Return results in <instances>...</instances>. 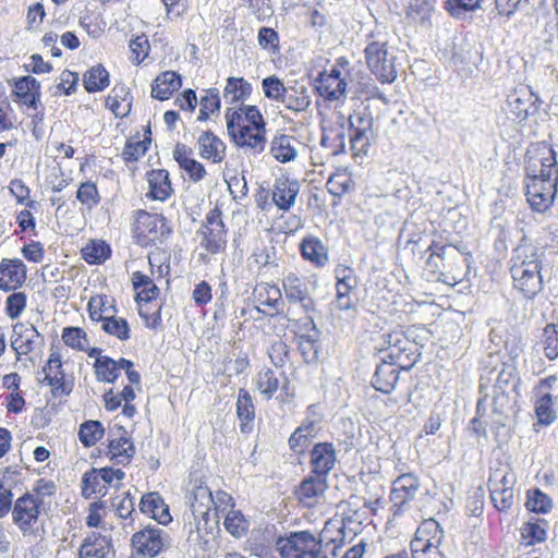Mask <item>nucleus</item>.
Masks as SVG:
<instances>
[{
  "label": "nucleus",
  "instance_id": "1",
  "mask_svg": "<svg viewBox=\"0 0 558 558\" xmlns=\"http://www.w3.org/2000/svg\"><path fill=\"white\" fill-rule=\"evenodd\" d=\"M525 197L536 213L549 210L558 191L557 153L545 141L537 142L525 154Z\"/></svg>",
  "mask_w": 558,
  "mask_h": 558
},
{
  "label": "nucleus",
  "instance_id": "48",
  "mask_svg": "<svg viewBox=\"0 0 558 558\" xmlns=\"http://www.w3.org/2000/svg\"><path fill=\"white\" fill-rule=\"evenodd\" d=\"M41 342V337L33 326L17 324L13 327L11 349H35Z\"/></svg>",
  "mask_w": 558,
  "mask_h": 558
},
{
  "label": "nucleus",
  "instance_id": "29",
  "mask_svg": "<svg viewBox=\"0 0 558 558\" xmlns=\"http://www.w3.org/2000/svg\"><path fill=\"white\" fill-rule=\"evenodd\" d=\"M298 140L295 136L278 132L270 142V155L279 162L293 161L298 156Z\"/></svg>",
  "mask_w": 558,
  "mask_h": 558
},
{
  "label": "nucleus",
  "instance_id": "6",
  "mask_svg": "<svg viewBox=\"0 0 558 558\" xmlns=\"http://www.w3.org/2000/svg\"><path fill=\"white\" fill-rule=\"evenodd\" d=\"M45 506L46 501L38 500L31 493L23 494L14 501L11 511L12 522L24 537L43 538L45 530L40 515L45 511Z\"/></svg>",
  "mask_w": 558,
  "mask_h": 558
},
{
  "label": "nucleus",
  "instance_id": "32",
  "mask_svg": "<svg viewBox=\"0 0 558 558\" xmlns=\"http://www.w3.org/2000/svg\"><path fill=\"white\" fill-rule=\"evenodd\" d=\"M253 93L252 84L244 77L230 76L226 81L223 98L233 106L244 105Z\"/></svg>",
  "mask_w": 558,
  "mask_h": 558
},
{
  "label": "nucleus",
  "instance_id": "21",
  "mask_svg": "<svg viewBox=\"0 0 558 558\" xmlns=\"http://www.w3.org/2000/svg\"><path fill=\"white\" fill-rule=\"evenodd\" d=\"M41 373L44 374V378H39V381L50 386L54 397L69 395L71 392V388H69L64 381L62 361L58 351L50 354Z\"/></svg>",
  "mask_w": 558,
  "mask_h": 558
},
{
  "label": "nucleus",
  "instance_id": "47",
  "mask_svg": "<svg viewBox=\"0 0 558 558\" xmlns=\"http://www.w3.org/2000/svg\"><path fill=\"white\" fill-rule=\"evenodd\" d=\"M107 454L117 464H128L135 454V447L128 437L111 438L109 439Z\"/></svg>",
  "mask_w": 558,
  "mask_h": 558
},
{
  "label": "nucleus",
  "instance_id": "33",
  "mask_svg": "<svg viewBox=\"0 0 558 558\" xmlns=\"http://www.w3.org/2000/svg\"><path fill=\"white\" fill-rule=\"evenodd\" d=\"M110 539L99 533L86 536L78 549L77 558H108Z\"/></svg>",
  "mask_w": 558,
  "mask_h": 558
},
{
  "label": "nucleus",
  "instance_id": "52",
  "mask_svg": "<svg viewBox=\"0 0 558 558\" xmlns=\"http://www.w3.org/2000/svg\"><path fill=\"white\" fill-rule=\"evenodd\" d=\"M225 529L235 538L246 535L250 522L240 510L229 509L225 515Z\"/></svg>",
  "mask_w": 558,
  "mask_h": 558
},
{
  "label": "nucleus",
  "instance_id": "3",
  "mask_svg": "<svg viewBox=\"0 0 558 558\" xmlns=\"http://www.w3.org/2000/svg\"><path fill=\"white\" fill-rule=\"evenodd\" d=\"M542 257L535 245H521L512 257L510 274L513 289L527 300H533L544 289Z\"/></svg>",
  "mask_w": 558,
  "mask_h": 558
},
{
  "label": "nucleus",
  "instance_id": "43",
  "mask_svg": "<svg viewBox=\"0 0 558 558\" xmlns=\"http://www.w3.org/2000/svg\"><path fill=\"white\" fill-rule=\"evenodd\" d=\"M110 85V74L101 64H95L83 74V86L87 93H99Z\"/></svg>",
  "mask_w": 558,
  "mask_h": 558
},
{
  "label": "nucleus",
  "instance_id": "24",
  "mask_svg": "<svg viewBox=\"0 0 558 558\" xmlns=\"http://www.w3.org/2000/svg\"><path fill=\"white\" fill-rule=\"evenodd\" d=\"M519 379L515 377L511 368L504 365L499 371L496 383L493 388V405L495 411H502L509 403V392L517 391Z\"/></svg>",
  "mask_w": 558,
  "mask_h": 558
},
{
  "label": "nucleus",
  "instance_id": "50",
  "mask_svg": "<svg viewBox=\"0 0 558 558\" xmlns=\"http://www.w3.org/2000/svg\"><path fill=\"white\" fill-rule=\"evenodd\" d=\"M76 199L87 210H93L101 203V194L97 183L86 180L80 183L76 190Z\"/></svg>",
  "mask_w": 558,
  "mask_h": 558
},
{
  "label": "nucleus",
  "instance_id": "2",
  "mask_svg": "<svg viewBox=\"0 0 558 558\" xmlns=\"http://www.w3.org/2000/svg\"><path fill=\"white\" fill-rule=\"evenodd\" d=\"M227 132L233 144L240 148L260 154L266 140V120L255 105H238L225 111Z\"/></svg>",
  "mask_w": 558,
  "mask_h": 558
},
{
  "label": "nucleus",
  "instance_id": "49",
  "mask_svg": "<svg viewBox=\"0 0 558 558\" xmlns=\"http://www.w3.org/2000/svg\"><path fill=\"white\" fill-rule=\"evenodd\" d=\"M320 331L317 329L312 315H305V320L295 322V338L299 348L315 347L319 341Z\"/></svg>",
  "mask_w": 558,
  "mask_h": 558
},
{
  "label": "nucleus",
  "instance_id": "15",
  "mask_svg": "<svg viewBox=\"0 0 558 558\" xmlns=\"http://www.w3.org/2000/svg\"><path fill=\"white\" fill-rule=\"evenodd\" d=\"M336 275V299L335 306L340 311H347L354 307L351 298L352 291L356 288L359 279L352 267L338 265L335 268Z\"/></svg>",
  "mask_w": 558,
  "mask_h": 558
},
{
  "label": "nucleus",
  "instance_id": "58",
  "mask_svg": "<svg viewBox=\"0 0 558 558\" xmlns=\"http://www.w3.org/2000/svg\"><path fill=\"white\" fill-rule=\"evenodd\" d=\"M105 428L99 421H86L80 427L78 437L85 447L94 446L104 437Z\"/></svg>",
  "mask_w": 558,
  "mask_h": 558
},
{
  "label": "nucleus",
  "instance_id": "57",
  "mask_svg": "<svg viewBox=\"0 0 558 558\" xmlns=\"http://www.w3.org/2000/svg\"><path fill=\"white\" fill-rule=\"evenodd\" d=\"M4 302L5 315L14 320L21 317L27 306V294L23 291H11Z\"/></svg>",
  "mask_w": 558,
  "mask_h": 558
},
{
  "label": "nucleus",
  "instance_id": "16",
  "mask_svg": "<svg viewBox=\"0 0 558 558\" xmlns=\"http://www.w3.org/2000/svg\"><path fill=\"white\" fill-rule=\"evenodd\" d=\"M316 546L317 539L308 531L292 533L277 542V548L283 558H305L304 556H310Z\"/></svg>",
  "mask_w": 558,
  "mask_h": 558
},
{
  "label": "nucleus",
  "instance_id": "51",
  "mask_svg": "<svg viewBox=\"0 0 558 558\" xmlns=\"http://www.w3.org/2000/svg\"><path fill=\"white\" fill-rule=\"evenodd\" d=\"M535 396L537 397L535 401V414L538 423L545 426L550 425L557 418L553 396L549 392Z\"/></svg>",
  "mask_w": 558,
  "mask_h": 558
},
{
  "label": "nucleus",
  "instance_id": "59",
  "mask_svg": "<svg viewBox=\"0 0 558 558\" xmlns=\"http://www.w3.org/2000/svg\"><path fill=\"white\" fill-rule=\"evenodd\" d=\"M9 191L17 205H25L27 208L36 207V202L31 198V189L22 179H12L9 183Z\"/></svg>",
  "mask_w": 558,
  "mask_h": 558
},
{
  "label": "nucleus",
  "instance_id": "10",
  "mask_svg": "<svg viewBox=\"0 0 558 558\" xmlns=\"http://www.w3.org/2000/svg\"><path fill=\"white\" fill-rule=\"evenodd\" d=\"M281 284L290 304H299L304 315H313L316 312V302L310 294L304 277L290 271L282 278Z\"/></svg>",
  "mask_w": 558,
  "mask_h": 558
},
{
  "label": "nucleus",
  "instance_id": "23",
  "mask_svg": "<svg viewBox=\"0 0 558 558\" xmlns=\"http://www.w3.org/2000/svg\"><path fill=\"white\" fill-rule=\"evenodd\" d=\"M173 159L194 183L201 182L207 175L205 166L193 157L192 148L185 144L178 143L174 146Z\"/></svg>",
  "mask_w": 558,
  "mask_h": 558
},
{
  "label": "nucleus",
  "instance_id": "62",
  "mask_svg": "<svg viewBox=\"0 0 558 558\" xmlns=\"http://www.w3.org/2000/svg\"><path fill=\"white\" fill-rule=\"evenodd\" d=\"M101 323L102 329L106 333L117 337L120 340L129 339L130 327L124 318L116 317L112 315L111 317H106V319Z\"/></svg>",
  "mask_w": 558,
  "mask_h": 558
},
{
  "label": "nucleus",
  "instance_id": "9",
  "mask_svg": "<svg viewBox=\"0 0 558 558\" xmlns=\"http://www.w3.org/2000/svg\"><path fill=\"white\" fill-rule=\"evenodd\" d=\"M131 542L137 554L150 558L157 557L171 546L169 533L153 524H148L143 530L134 533Z\"/></svg>",
  "mask_w": 558,
  "mask_h": 558
},
{
  "label": "nucleus",
  "instance_id": "35",
  "mask_svg": "<svg viewBox=\"0 0 558 558\" xmlns=\"http://www.w3.org/2000/svg\"><path fill=\"white\" fill-rule=\"evenodd\" d=\"M311 102V95L307 87L298 83L287 86L281 101L284 108L292 112L306 111Z\"/></svg>",
  "mask_w": 558,
  "mask_h": 558
},
{
  "label": "nucleus",
  "instance_id": "31",
  "mask_svg": "<svg viewBox=\"0 0 558 558\" xmlns=\"http://www.w3.org/2000/svg\"><path fill=\"white\" fill-rule=\"evenodd\" d=\"M182 86V78L175 71H163L153 81L151 97L158 100L170 99Z\"/></svg>",
  "mask_w": 558,
  "mask_h": 558
},
{
  "label": "nucleus",
  "instance_id": "34",
  "mask_svg": "<svg viewBox=\"0 0 558 558\" xmlns=\"http://www.w3.org/2000/svg\"><path fill=\"white\" fill-rule=\"evenodd\" d=\"M151 144L150 128L147 126L143 138L138 134L126 140L121 157L125 163L138 161L149 149Z\"/></svg>",
  "mask_w": 558,
  "mask_h": 558
},
{
  "label": "nucleus",
  "instance_id": "38",
  "mask_svg": "<svg viewBox=\"0 0 558 558\" xmlns=\"http://www.w3.org/2000/svg\"><path fill=\"white\" fill-rule=\"evenodd\" d=\"M327 488L328 478L311 472V474L301 482L298 488V496L302 502L312 505Z\"/></svg>",
  "mask_w": 558,
  "mask_h": 558
},
{
  "label": "nucleus",
  "instance_id": "13",
  "mask_svg": "<svg viewBox=\"0 0 558 558\" xmlns=\"http://www.w3.org/2000/svg\"><path fill=\"white\" fill-rule=\"evenodd\" d=\"M539 98L526 85L517 86L508 97L509 113L521 123L538 111Z\"/></svg>",
  "mask_w": 558,
  "mask_h": 558
},
{
  "label": "nucleus",
  "instance_id": "28",
  "mask_svg": "<svg viewBox=\"0 0 558 558\" xmlns=\"http://www.w3.org/2000/svg\"><path fill=\"white\" fill-rule=\"evenodd\" d=\"M133 96L124 83H117L105 99L108 108L116 118H125L132 110Z\"/></svg>",
  "mask_w": 558,
  "mask_h": 558
},
{
  "label": "nucleus",
  "instance_id": "7",
  "mask_svg": "<svg viewBox=\"0 0 558 558\" xmlns=\"http://www.w3.org/2000/svg\"><path fill=\"white\" fill-rule=\"evenodd\" d=\"M350 62L345 57H339L329 70L320 72L315 81V89L325 100H340L347 90L343 76L349 71Z\"/></svg>",
  "mask_w": 558,
  "mask_h": 558
},
{
  "label": "nucleus",
  "instance_id": "25",
  "mask_svg": "<svg viewBox=\"0 0 558 558\" xmlns=\"http://www.w3.org/2000/svg\"><path fill=\"white\" fill-rule=\"evenodd\" d=\"M337 461L335 446L331 442H318L311 450V472L327 477Z\"/></svg>",
  "mask_w": 558,
  "mask_h": 558
},
{
  "label": "nucleus",
  "instance_id": "61",
  "mask_svg": "<svg viewBox=\"0 0 558 558\" xmlns=\"http://www.w3.org/2000/svg\"><path fill=\"white\" fill-rule=\"evenodd\" d=\"M262 88L267 99L281 104L287 86L279 77L271 75L263 78Z\"/></svg>",
  "mask_w": 558,
  "mask_h": 558
},
{
  "label": "nucleus",
  "instance_id": "36",
  "mask_svg": "<svg viewBox=\"0 0 558 558\" xmlns=\"http://www.w3.org/2000/svg\"><path fill=\"white\" fill-rule=\"evenodd\" d=\"M87 312L92 322H104L116 314V300L105 293L95 294L88 300Z\"/></svg>",
  "mask_w": 558,
  "mask_h": 558
},
{
  "label": "nucleus",
  "instance_id": "37",
  "mask_svg": "<svg viewBox=\"0 0 558 558\" xmlns=\"http://www.w3.org/2000/svg\"><path fill=\"white\" fill-rule=\"evenodd\" d=\"M442 262L441 269H439V279L449 284L454 286L462 280L463 277V260L460 255L446 257V251L435 255Z\"/></svg>",
  "mask_w": 558,
  "mask_h": 558
},
{
  "label": "nucleus",
  "instance_id": "46",
  "mask_svg": "<svg viewBox=\"0 0 558 558\" xmlns=\"http://www.w3.org/2000/svg\"><path fill=\"white\" fill-rule=\"evenodd\" d=\"M399 379V371L392 363H383L377 366L372 379L373 387L383 392L390 393Z\"/></svg>",
  "mask_w": 558,
  "mask_h": 558
},
{
  "label": "nucleus",
  "instance_id": "39",
  "mask_svg": "<svg viewBox=\"0 0 558 558\" xmlns=\"http://www.w3.org/2000/svg\"><path fill=\"white\" fill-rule=\"evenodd\" d=\"M81 258L88 265H101L111 257V246L101 239H90L81 248Z\"/></svg>",
  "mask_w": 558,
  "mask_h": 558
},
{
  "label": "nucleus",
  "instance_id": "44",
  "mask_svg": "<svg viewBox=\"0 0 558 558\" xmlns=\"http://www.w3.org/2000/svg\"><path fill=\"white\" fill-rule=\"evenodd\" d=\"M320 144L332 156L342 154L345 148L344 125L342 123L338 125H324Z\"/></svg>",
  "mask_w": 558,
  "mask_h": 558
},
{
  "label": "nucleus",
  "instance_id": "8",
  "mask_svg": "<svg viewBox=\"0 0 558 558\" xmlns=\"http://www.w3.org/2000/svg\"><path fill=\"white\" fill-rule=\"evenodd\" d=\"M364 57L368 70L381 84H390L397 78L395 57L389 54L386 41L367 43Z\"/></svg>",
  "mask_w": 558,
  "mask_h": 558
},
{
  "label": "nucleus",
  "instance_id": "11",
  "mask_svg": "<svg viewBox=\"0 0 558 558\" xmlns=\"http://www.w3.org/2000/svg\"><path fill=\"white\" fill-rule=\"evenodd\" d=\"M420 488V480L413 473H404L392 482L390 492L391 512L393 515H401L409 504L415 498Z\"/></svg>",
  "mask_w": 558,
  "mask_h": 558
},
{
  "label": "nucleus",
  "instance_id": "56",
  "mask_svg": "<svg viewBox=\"0 0 558 558\" xmlns=\"http://www.w3.org/2000/svg\"><path fill=\"white\" fill-rule=\"evenodd\" d=\"M221 100L217 88H209L199 100V121H207L216 111L220 109Z\"/></svg>",
  "mask_w": 558,
  "mask_h": 558
},
{
  "label": "nucleus",
  "instance_id": "19",
  "mask_svg": "<svg viewBox=\"0 0 558 558\" xmlns=\"http://www.w3.org/2000/svg\"><path fill=\"white\" fill-rule=\"evenodd\" d=\"M145 180L148 199L165 203L174 195V186L167 169H151L145 173Z\"/></svg>",
  "mask_w": 558,
  "mask_h": 558
},
{
  "label": "nucleus",
  "instance_id": "12",
  "mask_svg": "<svg viewBox=\"0 0 558 558\" xmlns=\"http://www.w3.org/2000/svg\"><path fill=\"white\" fill-rule=\"evenodd\" d=\"M515 477L510 472L496 471L488 480L490 499L498 511H508L514 504Z\"/></svg>",
  "mask_w": 558,
  "mask_h": 558
},
{
  "label": "nucleus",
  "instance_id": "20",
  "mask_svg": "<svg viewBox=\"0 0 558 558\" xmlns=\"http://www.w3.org/2000/svg\"><path fill=\"white\" fill-rule=\"evenodd\" d=\"M444 531L434 519L424 521L416 530L414 538L410 543L411 557L415 558L424 553L433 544H441Z\"/></svg>",
  "mask_w": 558,
  "mask_h": 558
},
{
  "label": "nucleus",
  "instance_id": "45",
  "mask_svg": "<svg viewBox=\"0 0 558 558\" xmlns=\"http://www.w3.org/2000/svg\"><path fill=\"white\" fill-rule=\"evenodd\" d=\"M147 258L153 275L155 271L158 277H166L170 274L171 247L167 245V242L162 245H154L153 250L148 252Z\"/></svg>",
  "mask_w": 558,
  "mask_h": 558
},
{
  "label": "nucleus",
  "instance_id": "30",
  "mask_svg": "<svg viewBox=\"0 0 558 558\" xmlns=\"http://www.w3.org/2000/svg\"><path fill=\"white\" fill-rule=\"evenodd\" d=\"M300 253L304 260L316 268H323L329 260L328 248L319 238L314 235L303 238L300 243Z\"/></svg>",
  "mask_w": 558,
  "mask_h": 558
},
{
  "label": "nucleus",
  "instance_id": "64",
  "mask_svg": "<svg viewBox=\"0 0 558 558\" xmlns=\"http://www.w3.org/2000/svg\"><path fill=\"white\" fill-rule=\"evenodd\" d=\"M63 343L71 349H85L88 345L87 335L81 327H65L61 335Z\"/></svg>",
  "mask_w": 558,
  "mask_h": 558
},
{
  "label": "nucleus",
  "instance_id": "18",
  "mask_svg": "<svg viewBox=\"0 0 558 558\" xmlns=\"http://www.w3.org/2000/svg\"><path fill=\"white\" fill-rule=\"evenodd\" d=\"M27 279V267L20 258H2L0 262V291L19 290Z\"/></svg>",
  "mask_w": 558,
  "mask_h": 558
},
{
  "label": "nucleus",
  "instance_id": "63",
  "mask_svg": "<svg viewBox=\"0 0 558 558\" xmlns=\"http://www.w3.org/2000/svg\"><path fill=\"white\" fill-rule=\"evenodd\" d=\"M546 525L547 522L539 519L535 521L530 520L523 525L522 537L530 538L527 545H533L534 543L544 542L546 539Z\"/></svg>",
  "mask_w": 558,
  "mask_h": 558
},
{
  "label": "nucleus",
  "instance_id": "17",
  "mask_svg": "<svg viewBox=\"0 0 558 558\" xmlns=\"http://www.w3.org/2000/svg\"><path fill=\"white\" fill-rule=\"evenodd\" d=\"M11 87V95L16 104L37 109L41 96V86L37 78L32 75L21 76L13 80Z\"/></svg>",
  "mask_w": 558,
  "mask_h": 558
},
{
  "label": "nucleus",
  "instance_id": "22",
  "mask_svg": "<svg viewBox=\"0 0 558 558\" xmlns=\"http://www.w3.org/2000/svg\"><path fill=\"white\" fill-rule=\"evenodd\" d=\"M299 192L300 184L296 180L281 175L271 187L272 203L278 209L288 211L294 205Z\"/></svg>",
  "mask_w": 558,
  "mask_h": 558
},
{
  "label": "nucleus",
  "instance_id": "42",
  "mask_svg": "<svg viewBox=\"0 0 558 558\" xmlns=\"http://www.w3.org/2000/svg\"><path fill=\"white\" fill-rule=\"evenodd\" d=\"M131 282L135 291V301H157L159 288L146 274L136 270L132 272Z\"/></svg>",
  "mask_w": 558,
  "mask_h": 558
},
{
  "label": "nucleus",
  "instance_id": "53",
  "mask_svg": "<svg viewBox=\"0 0 558 558\" xmlns=\"http://www.w3.org/2000/svg\"><path fill=\"white\" fill-rule=\"evenodd\" d=\"M553 506V499L539 488L527 490L525 507L529 511L546 514Z\"/></svg>",
  "mask_w": 558,
  "mask_h": 558
},
{
  "label": "nucleus",
  "instance_id": "55",
  "mask_svg": "<svg viewBox=\"0 0 558 558\" xmlns=\"http://www.w3.org/2000/svg\"><path fill=\"white\" fill-rule=\"evenodd\" d=\"M140 316L144 319L147 327L156 329L161 325V305L158 301H138Z\"/></svg>",
  "mask_w": 558,
  "mask_h": 558
},
{
  "label": "nucleus",
  "instance_id": "5",
  "mask_svg": "<svg viewBox=\"0 0 558 558\" xmlns=\"http://www.w3.org/2000/svg\"><path fill=\"white\" fill-rule=\"evenodd\" d=\"M228 227L223 221L222 204L216 202L215 206L206 213L204 220L196 231L198 244L203 251L201 253L202 259L226 252L228 247Z\"/></svg>",
  "mask_w": 558,
  "mask_h": 558
},
{
  "label": "nucleus",
  "instance_id": "27",
  "mask_svg": "<svg viewBox=\"0 0 558 558\" xmlns=\"http://www.w3.org/2000/svg\"><path fill=\"white\" fill-rule=\"evenodd\" d=\"M326 189L333 197L332 205H338L344 195L351 193L355 189V182L351 171H349L347 167L336 168L327 179Z\"/></svg>",
  "mask_w": 558,
  "mask_h": 558
},
{
  "label": "nucleus",
  "instance_id": "60",
  "mask_svg": "<svg viewBox=\"0 0 558 558\" xmlns=\"http://www.w3.org/2000/svg\"><path fill=\"white\" fill-rule=\"evenodd\" d=\"M31 209L32 208L26 207L16 213L15 221L19 229L15 230V234H22L21 239H23L24 235H37L36 219Z\"/></svg>",
  "mask_w": 558,
  "mask_h": 558
},
{
  "label": "nucleus",
  "instance_id": "4",
  "mask_svg": "<svg viewBox=\"0 0 558 558\" xmlns=\"http://www.w3.org/2000/svg\"><path fill=\"white\" fill-rule=\"evenodd\" d=\"M173 235V228L168 219L158 213L136 209L131 219V236L142 248L162 245Z\"/></svg>",
  "mask_w": 558,
  "mask_h": 558
},
{
  "label": "nucleus",
  "instance_id": "26",
  "mask_svg": "<svg viewBox=\"0 0 558 558\" xmlns=\"http://www.w3.org/2000/svg\"><path fill=\"white\" fill-rule=\"evenodd\" d=\"M198 155L211 163H221L226 158L225 142L211 131L203 132L197 138Z\"/></svg>",
  "mask_w": 558,
  "mask_h": 558
},
{
  "label": "nucleus",
  "instance_id": "40",
  "mask_svg": "<svg viewBox=\"0 0 558 558\" xmlns=\"http://www.w3.org/2000/svg\"><path fill=\"white\" fill-rule=\"evenodd\" d=\"M236 415L240 420V430L243 434H248L253 430L255 409L250 392L241 388L236 401Z\"/></svg>",
  "mask_w": 558,
  "mask_h": 558
},
{
  "label": "nucleus",
  "instance_id": "14",
  "mask_svg": "<svg viewBox=\"0 0 558 558\" xmlns=\"http://www.w3.org/2000/svg\"><path fill=\"white\" fill-rule=\"evenodd\" d=\"M252 302L259 313L274 317L283 305L281 289L274 282H257L252 291Z\"/></svg>",
  "mask_w": 558,
  "mask_h": 558
},
{
  "label": "nucleus",
  "instance_id": "54",
  "mask_svg": "<svg viewBox=\"0 0 558 558\" xmlns=\"http://www.w3.org/2000/svg\"><path fill=\"white\" fill-rule=\"evenodd\" d=\"M130 61L134 65L142 64L150 52V43L145 34H141L132 38L129 43Z\"/></svg>",
  "mask_w": 558,
  "mask_h": 558
},
{
  "label": "nucleus",
  "instance_id": "41",
  "mask_svg": "<svg viewBox=\"0 0 558 558\" xmlns=\"http://www.w3.org/2000/svg\"><path fill=\"white\" fill-rule=\"evenodd\" d=\"M215 497L207 486H196L193 489L191 497V511L195 519L202 518L205 522L208 521L209 511L215 505Z\"/></svg>",
  "mask_w": 558,
  "mask_h": 558
}]
</instances>
